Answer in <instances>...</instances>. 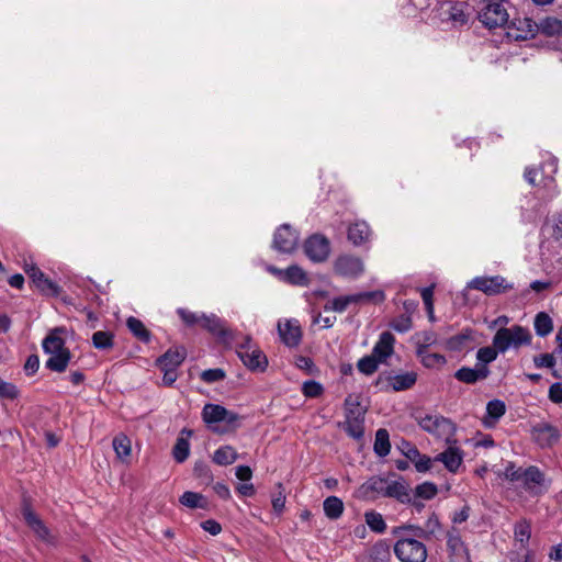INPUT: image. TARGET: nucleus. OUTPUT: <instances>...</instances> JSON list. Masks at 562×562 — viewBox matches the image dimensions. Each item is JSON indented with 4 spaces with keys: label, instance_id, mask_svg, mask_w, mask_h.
<instances>
[{
    "label": "nucleus",
    "instance_id": "nucleus-1",
    "mask_svg": "<svg viewBox=\"0 0 562 562\" xmlns=\"http://www.w3.org/2000/svg\"><path fill=\"white\" fill-rule=\"evenodd\" d=\"M393 535L396 537L394 553L401 562L426 561L428 553L423 539L412 536L413 531H400V526L393 529Z\"/></svg>",
    "mask_w": 562,
    "mask_h": 562
},
{
    "label": "nucleus",
    "instance_id": "nucleus-2",
    "mask_svg": "<svg viewBox=\"0 0 562 562\" xmlns=\"http://www.w3.org/2000/svg\"><path fill=\"white\" fill-rule=\"evenodd\" d=\"M531 339L532 336L528 328L514 325L499 328L493 337V345L501 353H505L509 348L518 349L521 346L530 345Z\"/></svg>",
    "mask_w": 562,
    "mask_h": 562
},
{
    "label": "nucleus",
    "instance_id": "nucleus-3",
    "mask_svg": "<svg viewBox=\"0 0 562 562\" xmlns=\"http://www.w3.org/2000/svg\"><path fill=\"white\" fill-rule=\"evenodd\" d=\"M436 14L441 22L460 27L469 21V4L465 1L438 0Z\"/></svg>",
    "mask_w": 562,
    "mask_h": 562
},
{
    "label": "nucleus",
    "instance_id": "nucleus-4",
    "mask_svg": "<svg viewBox=\"0 0 562 562\" xmlns=\"http://www.w3.org/2000/svg\"><path fill=\"white\" fill-rule=\"evenodd\" d=\"M420 427L446 441V443L454 442L456 425L448 418L439 415H427L419 422Z\"/></svg>",
    "mask_w": 562,
    "mask_h": 562
},
{
    "label": "nucleus",
    "instance_id": "nucleus-5",
    "mask_svg": "<svg viewBox=\"0 0 562 562\" xmlns=\"http://www.w3.org/2000/svg\"><path fill=\"white\" fill-rule=\"evenodd\" d=\"M384 300V293L382 291L361 292L345 296H337L328 301L324 310L342 313L347 310L350 304H358L363 301H376L382 302Z\"/></svg>",
    "mask_w": 562,
    "mask_h": 562
},
{
    "label": "nucleus",
    "instance_id": "nucleus-6",
    "mask_svg": "<svg viewBox=\"0 0 562 562\" xmlns=\"http://www.w3.org/2000/svg\"><path fill=\"white\" fill-rule=\"evenodd\" d=\"M503 0H486L479 13L480 21L488 29L504 26L508 22V13L504 8Z\"/></svg>",
    "mask_w": 562,
    "mask_h": 562
},
{
    "label": "nucleus",
    "instance_id": "nucleus-7",
    "mask_svg": "<svg viewBox=\"0 0 562 562\" xmlns=\"http://www.w3.org/2000/svg\"><path fill=\"white\" fill-rule=\"evenodd\" d=\"M417 381L415 372H405L401 374H380L376 379L375 385L380 391H394L401 392L412 389Z\"/></svg>",
    "mask_w": 562,
    "mask_h": 562
},
{
    "label": "nucleus",
    "instance_id": "nucleus-8",
    "mask_svg": "<svg viewBox=\"0 0 562 562\" xmlns=\"http://www.w3.org/2000/svg\"><path fill=\"white\" fill-rule=\"evenodd\" d=\"M468 288L483 292L486 295H497L513 289V284L502 276L475 277Z\"/></svg>",
    "mask_w": 562,
    "mask_h": 562
},
{
    "label": "nucleus",
    "instance_id": "nucleus-9",
    "mask_svg": "<svg viewBox=\"0 0 562 562\" xmlns=\"http://www.w3.org/2000/svg\"><path fill=\"white\" fill-rule=\"evenodd\" d=\"M300 235L289 224L280 225L272 240V248L281 254H292L299 246Z\"/></svg>",
    "mask_w": 562,
    "mask_h": 562
},
{
    "label": "nucleus",
    "instance_id": "nucleus-10",
    "mask_svg": "<svg viewBox=\"0 0 562 562\" xmlns=\"http://www.w3.org/2000/svg\"><path fill=\"white\" fill-rule=\"evenodd\" d=\"M334 272L345 279H357L364 272V263L357 256L340 255L334 261Z\"/></svg>",
    "mask_w": 562,
    "mask_h": 562
},
{
    "label": "nucleus",
    "instance_id": "nucleus-11",
    "mask_svg": "<svg viewBox=\"0 0 562 562\" xmlns=\"http://www.w3.org/2000/svg\"><path fill=\"white\" fill-rule=\"evenodd\" d=\"M544 167H527L524 172L525 180L531 186H542L546 189V198L551 200L558 195V187L552 176H544Z\"/></svg>",
    "mask_w": 562,
    "mask_h": 562
},
{
    "label": "nucleus",
    "instance_id": "nucleus-12",
    "mask_svg": "<svg viewBox=\"0 0 562 562\" xmlns=\"http://www.w3.org/2000/svg\"><path fill=\"white\" fill-rule=\"evenodd\" d=\"M304 251L312 261L323 262L330 254V243L325 236L314 234L305 240Z\"/></svg>",
    "mask_w": 562,
    "mask_h": 562
},
{
    "label": "nucleus",
    "instance_id": "nucleus-13",
    "mask_svg": "<svg viewBox=\"0 0 562 562\" xmlns=\"http://www.w3.org/2000/svg\"><path fill=\"white\" fill-rule=\"evenodd\" d=\"M24 271L43 294L50 296L59 294L60 289L57 283L48 279L35 263H25Z\"/></svg>",
    "mask_w": 562,
    "mask_h": 562
},
{
    "label": "nucleus",
    "instance_id": "nucleus-14",
    "mask_svg": "<svg viewBox=\"0 0 562 562\" xmlns=\"http://www.w3.org/2000/svg\"><path fill=\"white\" fill-rule=\"evenodd\" d=\"M237 355L243 363L251 371L263 372L268 366V359L260 349L243 345L237 350Z\"/></svg>",
    "mask_w": 562,
    "mask_h": 562
},
{
    "label": "nucleus",
    "instance_id": "nucleus-15",
    "mask_svg": "<svg viewBox=\"0 0 562 562\" xmlns=\"http://www.w3.org/2000/svg\"><path fill=\"white\" fill-rule=\"evenodd\" d=\"M22 516L27 527L35 533V536L45 542L52 541L49 529L38 515L32 509L31 505L24 503L22 506Z\"/></svg>",
    "mask_w": 562,
    "mask_h": 562
},
{
    "label": "nucleus",
    "instance_id": "nucleus-16",
    "mask_svg": "<svg viewBox=\"0 0 562 562\" xmlns=\"http://www.w3.org/2000/svg\"><path fill=\"white\" fill-rule=\"evenodd\" d=\"M202 418L206 424L224 422L231 425L238 419V415L222 405L206 404L202 409Z\"/></svg>",
    "mask_w": 562,
    "mask_h": 562
},
{
    "label": "nucleus",
    "instance_id": "nucleus-17",
    "mask_svg": "<svg viewBox=\"0 0 562 562\" xmlns=\"http://www.w3.org/2000/svg\"><path fill=\"white\" fill-rule=\"evenodd\" d=\"M401 530L413 531L412 536H418V538L423 540H430L441 530V525L437 515L431 514L425 521L424 526L402 525L400 526V531Z\"/></svg>",
    "mask_w": 562,
    "mask_h": 562
},
{
    "label": "nucleus",
    "instance_id": "nucleus-18",
    "mask_svg": "<svg viewBox=\"0 0 562 562\" xmlns=\"http://www.w3.org/2000/svg\"><path fill=\"white\" fill-rule=\"evenodd\" d=\"M448 447L445 451L435 457V461L443 463L445 468L451 472L457 473L463 461V451L456 446V441L447 443Z\"/></svg>",
    "mask_w": 562,
    "mask_h": 562
},
{
    "label": "nucleus",
    "instance_id": "nucleus-19",
    "mask_svg": "<svg viewBox=\"0 0 562 562\" xmlns=\"http://www.w3.org/2000/svg\"><path fill=\"white\" fill-rule=\"evenodd\" d=\"M278 333L281 340L289 347H296L302 338V330L296 319L279 321Z\"/></svg>",
    "mask_w": 562,
    "mask_h": 562
},
{
    "label": "nucleus",
    "instance_id": "nucleus-20",
    "mask_svg": "<svg viewBox=\"0 0 562 562\" xmlns=\"http://www.w3.org/2000/svg\"><path fill=\"white\" fill-rule=\"evenodd\" d=\"M447 547L451 562H470L469 551L456 529L448 532Z\"/></svg>",
    "mask_w": 562,
    "mask_h": 562
},
{
    "label": "nucleus",
    "instance_id": "nucleus-21",
    "mask_svg": "<svg viewBox=\"0 0 562 562\" xmlns=\"http://www.w3.org/2000/svg\"><path fill=\"white\" fill-rule=\"evenodd\" d=\"M532 436L539 446L551 447L558 442L560 432L548 423H539L532 427Z\"/></svg>",
    "mask_w": 562,
    "mask_h": 562
},
{
    "label": "nucleus",
    "instance_id": "nucleus-22",
    "mask_svg": "<svg viewBox=\"0 0 562 562\" xmlns=\"http://www.w3.org/2000/svg\"><path fill=\"white\" fill-rule=\"evenodd\" d=\"M387 479L381 476H372L368 479L358 490L359 496L363 498L374 499L384 497Z\"/></svg>",
    "mask_w": 562,
    "mask_h": 562
},
{
    "label": "nucleus",
    "instance_id": "nucleus-23",
    "mask_svg": "<svg viewBox=\"0 0 562 562\" xmlns=\"http://www.w3.org/2000/svg\"><path fill=\"white\" fill-rule=\"evenodd\" d=\"M384 497L395 498L402 504H408L412 501L411 488L403 479H387Z\"/></svg>",
    "mask_w": 562,
    "mask_h": 562
},
{
    "label": "nucleus",
    "instance_id": "nucleus-24",
    "mask_svg": "<svg viewBox=\"0 0 562 562\" xmlns=\"http://www.w3.org/2000/svg\"><path fill=\"white\" fill-rule=\"evenodd\" d=\"M490 370L486 366H475V368L462 367L456 373L454 378L467 384H474L488 376Z\"/></svg>",
    "mask_w": 562,
    "mask_h": 562
},
{
    "label": "nucleus",
    "instance_id": "nucleus-25",
    "mask_svg": "<svg viewBox=\"0 0 562 562\" xmlns=\"http://www.w3.org/2000/svg\"><path fill=\"white\" fill-rule=\"evenodd\" d=\"M395 338L390 331H383L373 347L372 353L379 361L383 362L394 351Z\"/></svg>",
    "mask_w": 562,
    "mask_h": 562
},
{
    "label": "nucleus",
    "instance_id": "nucleus-26",
    "mask_svg": "<svg viewBox=\"0 0 562 562\" xmlns=\"http://www.w3.org/2000/svg\"><path fill=\"white\" fill-rule=\"evenodd\" d=\"M371 229L364 221H357L348 227V239L355 246H360L369 240Z\"/></svg>",
    "mask_w": 562,
    "mask_h": 562
},
{
    "label": "nucleus",
    "instance_id": "nucleus-27",
    "mask_svg": "<svg viewBox=\"0 0 562 562\" xmlns=\"http://www.w3.org/2000/svg\"><path fill=\"white\" fill-rule=\"evenodd\" d=\"M473 340V330L463 329L461 333L445 340L443 346L450 351H462L469 347Z\"/></svg>",
    "mask_w": 562,
    "mask_h": 562
},
{
    "label": "nucleus",
    "instance_id": "nucleus-28",
    "mask_svg": "<svg viewBox=\"0 0 562 562\" xmlns=\"http://www.w3.org/2000/svg\"><path fill=\"white\" fill-rule=\"evenodd\" d=\"M512 25L516 30V33H510L515 40H527L528 37H533L538 31V24L528 18L517 19L512 22Z\"/></svg>",
    "mask_w": 562,
    "mask_h": 562
},
{
    "label": "nucleus",
    "instance_id": "nucleus-29",
    "mask_svg": "<svg viewBox=\"0 0 562 562\" xmlns=\"http://www.w3.org/2000/svg\"><path fill=\"white\" fill-rule=\"evenodd\" d=\"M201 327L205 328L207 331L221 339H225L227 336H229V331L227 330L224 321H222L215 314H205L202 318Z\"/></svg>",
    "mask_w": 562,
    "mask_h": 562
},
{
    "label": "nucleus",
    "instance_id": "nucleus-30",
    "mask_svg": "<svg viewBox=\"0 0 562 562\" xmlns=\"http://www.w3.org/2000/svg\"><path fill=\"white\" fill-rule=\"evenodd\" d=\"M186 356L187 352L184 348L169 349L158 358L157 362L160 368L177 369L183 362Z\"/></svg>",
    "mask_w": 562,
    "mask_h": 562
},
{
    "label": "nucleus",
    "instance_id": "nucleus-31",
    "mask_svg": "<svg viewBox=\"0 0 562 562\" xmlns=\"http://www.w3.org/2000/svg\"><path fill=\"white\" fill-rule=\"evenodd\" d=\"M506 406L501 400L490 401L486 405V416L483 423L486 427H493L495 423L505 414Z\"/></svg>",
    "mask_w": 562,
    "mask_h": 562
},
{
    "label": "nucleus",
    "instance_id": "nucleus-32",
    "mask_svg": "<svg viewBox=\"0 0 562 562\" xmlns=\"http://www.w3.org/2000/svg\"><path fill=\"white\" fill-rule=\"evenodd\" d=\"M58 331H60L58 328L52 330L43 340L42 347L45 353L53 355L67 350L64 339L58 336Z\"/></svg>",
    "mask_w": 562,
    "mask_h": 562
},
{
    "label": "nucleus",
    "instance_id": "nucleus-33",
    "mask_svg": "<svg viewBox=\"0 0 562 562\" xmlns=\"http://www.w3.org/2000/svg\"><path fill=\"white\" fill-rule=\"evenodd\" d=\"M283 282L304 286L308 284V277L301 267L293 265L284 269Z\"/></svg>",
    "mask_w": 562,
    "mask_h": 562
},
{
    "label": "nucleus",
    "instance_id": "nucleus-34",
    "mask_svg": "<svg viewBox=\"0 0 562 562\" xmlns=\"http://www.w3.org/2000/svg\"><path fill=\"white\" fill-rule=\"evenodd\" d=\"M71 359L70 351L64 350L61 352L49 355V358L46 360V368L54 371V372H64L68 363Z\"/></svg>",
    "mask_w": 562,
    "mask_h": 562
},
{
    "label": "nucleus",
    "instance_id": "nucleus-35",
    "mask_svg": "<svg viewBox=\"0 0 562 562\" xmlns=\"http://www.w3.org/2000/svg\"><path fill=\"white\" fill-rule=\"evenodd\" d=\"M416 355L419 358L423 366L428 369L441 368L447 363V359L443 355L437 352H429L428 349L416 350Z\"/></svg>",
    "mask_w": 562,
    "mask_h": 562
},
{
    "label": "nucleus",
    "instance_id": "nucleus-36",
    "mask_svg": "<svg viewBox=\"0 0 562 562\" xmlns=\"http://www.w3.org/2000/svg\"><path fill=\"white\" fill-rule=\"evenodd\" d=\"M323 509L327 518L336 520L344 513V503L337 496H328L323 503Z\"/></svg>",
    "mask_w": 562,
    "mask_h": 562
},
{
    "label": "nucleus",
    "instance_id": "nucleus-37",
    "mask_svg": "<svg viewBox=\"0 0 562 562\" xmlns=\"http://www.w3.org/2000/svg\"><path fill=\"white\" fill-rule=\"evenodd\" d=\"M362 422L363 412H358L357 416H350V414H346L347 434L355 439H360L363 436Z\"/></svg>",
    "mask_w": 562,
    "mask_h": 562
},
{
    "label": "nucleus",
    "instance_id": "nucleus-38",
    "mask_svg": "<svg viewBox=\"0 0 562 562\" xmlns=\"http://www.w3.org/2000/svg\"><path fill=\"white\" fill-rule=\"evenodd\" d=\"M530 537H531L530 522L526 519H520L519 521H517L514 527V538H515V541L520 544L521 549L527 548Z\"/></svg>",
    "mask_w": 562,
    "mask_h": 562
},
{
    "label": "nucleus",
    "instance_id": "nucleus-39",
    "mask_svg": "<svg viewBox=\"0 0 562 562\" xmlns=\"http://www.w3.org/2000/svg\"><path fill=\"white\" fill-rule=\"evenodd\" d=\"M238 458L236 450L232 446H223L215 450L213 461L218 465H228Z\"/></svg>",
    "mask_w": 562,
    "mask_h": 562
},
{
    "label": "nucleus",
    "instance_id": "nucleus-40",
    "mask_svg": "<svg viewBox=\"0 0 562 562\" xmlns=\"http://www.w3.org/2000/svg\"><path fill=\"white\" fill-rule=\"evenodd\" d=\"M369 557L373 562H389L391 559L390 546L386 541H378L371 547Z\"/></svg>",
    "mask_w": 562,
    "mask_h": 562
},
{
    "label": "nucleus",
    "instance_id": "nucleus-41",
    "mask_svg": "<svg viewBox=\"0 0 562 562\" xmlns=\"http://www.w3.org/2000/svg\"><path fill=\"white\" fill-rule=\"evenodd\" d=\"M533 327L538 336L546 337L553 329L552 318L547 313L540 312L535 317Z\"/></svg>",
    "mask_w": 562,
    "mask_h": 562
},
{
    "label": "nucleus",
    "instance_id": "nucleus-42",
    "mask_svg": "<svg viewBox=\"0 0 562 562\" xmlns=\"http://www.w3.org/2000/svg\"><path fill=\"white\" fill-rule=\"evenodd\" d=\"M373 449L379 457H385L390 453L391 445L386 429L380 428L376 430Z\"/></svg>",
    "mask_w": 562,
    "mask_h": 562
},
{
    "label": "nucleus",
    "instance_id": "nucleus-43",
    "mask_svg": "<svg viewBox=\"0 0 562 562\" xmlns=\"http://www.w3.org/2000/svg\"><path fill=\"white\" fill-rule=\"evenodd\" d=\"M113 449L117 458L122 461H125L131 456V440L123 434L117 435L113 439Z\"/></svg>",
    "mask_w": 562,
    "mask_h": 562
},
{
    "label": "nucleus",
    "instance_id": "nucleus-44",
    "mask_svg": "<svg viewBox=\"0 0 562 562\" xmlns=\"http://www.w3.org/2000/svg\"><path fill=\"white\" fill-rule=\"evenodd\" d=\"M126 325L131 333L140 341L148 342L150 340V333L147 330L142 321L136 317H128Z\"/></svg>",
    "mask_w": 562,
    "mask_h": 562
},
{
    "label": "nucleus",
    "instance_id": "nucleus-45",
    "mask_svg": "<svg viewBox=\"0 0 562 562\" xmlns=\"http://www.w3.org/2000/svg\"><path fill=\"white\" fill-rule=\"evenodd\" d=\"M364 518L366 524L372 531L376 533H383L385 531L386 524L384 521L383 516L380 513H376L374 510L366 512Z\"/></svg>",
    "mask_w": 562,
    "mask_h": 562
},
{
    "label": "nucleus",
    "instance_id": "nucleus-46",
    "mask_svg": "<svg viewBox=\"0 0 562 562\" xmlns=\"http://www.w3.org/2000/svg\"><path fill=\"white\" fill-rule=\"evenodd\" d=\"M190 454V443L188 438L179 437L172 448V456L178 463L184 462Z\"/></svg>",
    "mask_w": 562,
    "mask_h": 562
},
{
    "label": "nucleus",
    "instance_id": "nucleus-47",
    "mask_svg": "<svg viewBox=\"0 0 562 562\" xmlns=\"http://www.w3.org/2000/svg\"><path fill=\"white\" fill-rule=\"evenodd\" d=\"M92 345L97 349L105 350L113 346V335L110 331L99 330L92 335Z\"/></svg>",
    "mask_w": 562,
    "mask_h": 562
},
{
    "label": "nucleus",
    "instance_id": "nucleus-48",
    "mask_svg": "<svg viewBox=\"0 0 562 562\" xmlns=\"http://www.w3.org/2000/svg\"><path fill=\"white\" fill-rule=\"evenodd\" d=\"M180 503L189 508H204V497L195 492H184L180 497Z\"/></svg>",
    "mask_w": 562,
    "mask_h": 562
},
{
    "label": "nucleus",
    "instance_id": "nucleus-49",
    "mask_svg": "<svg viewBox=\"0 0 562 562\" xmlns=\"http://www.w3.org/2000/svg\"><path fill=\"white\" fill-rule=\"evenodd\" d=\"M498 353L501 352L494 347V345L480 348L476 352V359L479 361L476 366H486L487 363L493 362L497 358Z\"/></svg>",
    "mask_w": 562,
    "mask_h": 562
},
{
    "label": "nucleus",
    "instance_id": "nucleus-50",
    "mask_svg": "<svg viewBox=\"0 0 562 562\" xmlns=\"http://www.w3.org/2000/svg\"><path fill=\"white\" fill-rule=\"evenodd\" d=\"M379 362V359L370 355L361 358L357 363V368L361 373L371 375L378 370Z\"/></svg>",
    "mask_w": 562,
    "mask_h": 562
},
{
    "label": "nucleus",
    "instance_id": "nucleus-51",
    "mask_svg": "<svg viewBox=\"0 0 562 562\" xmlns=\"http://www.w3.org/2000/svg\"><path fill=\"white\" fill-rule=\"evenodd\" d=\"M538 30L546 35L559 34L562 31V22L555 18H546L538 25Z\"/></svg>",
    "mask_w": 562,
    "mask_h": 562
},
{
    "label": "nucleus",
    "instance_id": "nucleus-52",
    "mask_svg": "<svg viewBox=\"0 0 562 562\" xmlns=\"http://www.w3.org/2000/svg\"><path fill=\"white\" fill-rule=\"evenodd\" d=\"M416 350H426L430 346L436 345L438 342L437 334L431 330L418 333L416 334Z\"/></svg>",
    "mask_w": 562,
    "mask_h": 562
},
{
    "label": "nucleus",
    "instance_id": "nucleus-53",
    "mask_svg": "<svg viewBox=\"0 0 562 562\" xmlns=\"http://www.w3.org/2000/svg\"><path fill=\"white\" fill-rule=\"evenodd\" d=\"M177 314L182 319V322L188 326H202V318L205 315L204 313L199 314L182 307L177 310Z\"/></svg>",
    "mask_w": 562,
    "mask_h": 562
},
{
    "label": "nucleus",
    "instance_id": "nucleus-54",
    "mask_svg": "<svg viewBox=\"0 0 562 562\" xmlns=\"http://www.w3.org/2000/svg\"><path fill=\"white\" fill-rule=\"evenodd\" d=\"M522 479L526 485H529L530 483L541 485L543 483L544 476L537 467L531 465L524 470Z\"/></svg>",
    "mask_w": 562,
    "mask_h": 562
},
{
    "label": "nucleus",
    "instance_id": "nucleus-55",
    "mask_svg": "<svg viewBox=\"0 0 562 562\" xmlns=\"http://www.w3.org/2000/svg\"><path fill=\"white\" fill-rule=\"evenodd\" d=\"M412 456L418 457V459L415 462V468L418 472L429 471L431 469L432 462H436L435 459H431L427 456H420L416 448H413L411 450L408 457L412 458Z\"/></svg>",
    "mask_w": 562,
    "mask_h": 562
},
{
    "label": "nucleus",
    "instance_id": "nucleus-56",
    "mask_svg": "<svg viewBox=\"0 0 562 562\" xmlns=\"http://www.w3.org/2000/svg\"><path fill=\"white\" fill-rule=\"evenodd\" d=\"M415 492H416V495L420 498L431 499L432 497L436 496L438 490L434 483L425 482V483L417 485Z\"/></svg>",
    "mask_w": 562,
    "mask_h": 562
},
{
    "label": "nucleus",
    "instance_id": "nucleus-57",
    "mask_svg": "<svg viewBox=\"0 0 562 562\" xmlns=\"http://www.w3.org/2000/svg\"><path fill=\"white\" fill-rule=\"evenodd\" d=\"M412 318L409 315L403 314L393 319L391 327L398 333H406L412 328Z\"/></svg>",
    "mask_w": 562,
    "mask_h": 562
},
{
    "label": "nucleus",
    "instance_id": "nucleus-58",
    "mask_svg": "<svg viewBox=\"0 0 562 562\" xmlns=\"http://www.w3.org/2000/svg\"><path fill=\"white\" fill-rule=\"evenodd\" d=\"M226 376L223 369H207L201 373V379L206 383H214L224 380Z\"/></svg>",
    "mask_w": 562,
    "mask_h": 562
},
{
    "label": "nucleus",
    "instance_id": "nucleus-59",
    "mask_svg": "<svg viewBox=\"0 0 562 562\" xmlns=\"http://www.w3.org/2000/svg\"><path fill=\"white\" fill-rule=\"evenodd\" d=\"M19 395L18 387L0 378V398L14 400Z\"/></svg>",
    "mask_w": 562,
    "mask_h": 562
},
{
    "label": "nucleus",
    "instance_id": "nucleus-60",
    "mask_svg": "<svg viewBox=\"0 0 562 562\" xmlns=\"http://www.w3.org/2000/svg\"><path fill=\"white\" fill-rule=\"evenodd\" d=\"M533 363L537 368L553 369L557 360L553 353H541L533 357Z\"/></svg>",
    "mask_w": 562,
    "mask_h": 562
},
{
    "label": "nucleus",
    "instance_id": "nucleus-61",
    "mask_svg": "<svg viewBox=\"0 0 562 562\" xmlns=\"http://www.w3.org/2000/svg\"><path fill=\"white\" fill-rule=\"evenodd\" d=\"M302 392L306 397H317L323 393V386L316 381H306L303 384Z\"/></svg>",
    "mask_w": 562,
    "mask_h": 562
},
{
    "label": "nucleus",
    "instance_id": "nucleus-62",
    "mask_svg": "<svg viewBox=\"0 0 562 562\" xmlns=\"http://www.w3.org/2000/svg\"><path fill=\"white\" fill-rule=\"evenodd\" d=\"M510 562H532V553L527 548L518 549L509 553Z\"/></svg>",
    "mask_w": 562,
    "mask_h": 562
},
{
    "label": "nucleus",
    "instance_id": "nucleus-63",
    "mask_svg": "<svg viewBox=\"0 0 562 562\" xmlns=\"http://www.w3.org/2000/svg\"><path fill=\"white\" fill-rule=\"evenodd\" d=\"M193 473L196 477L202 479L205 482L212 481V472L207 464L203 462H196L193 468Z\"/></svg>",
    "mask_w": 562,
    "mask_h": 562
},
{
    "label": "nucleus",
    "instance_id": "nucleus-64",
    "mask_svg": "<svg viewBox=\"0 0 562 562\" xmlns=\"http://www.w3.org/2000/svg\"><path fill=\"white\" fill-rule=\"evenodd\" d=\"M549 398L553 403H562V383L557 382L549 387Z\"/></svg>",
    "mask_w": 562,
    "mask_h": 562
}]
</instances>
